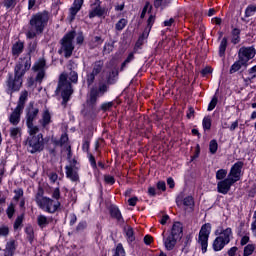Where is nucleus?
Returning a JSON list of instances; mask_svg holds the SVG:
<instances>
[{
	"mask_svg": "<svg viewBox=\"0 0 256 256\" xmlns=\"http://www.w3.org/2000/svg\"><path fill=\"white\" fill-rule=\"evenodd\" d=\"M104 180L106 183H108V185H114L115 184V178L111 175H106L104 177Z\"/></svg>",
	"mask_w": 256,
	"mask_h": 256,
	"instance_id": "nucleus-59",
	"label": "nucleus"
},
{
	"mask_svg": "<svg viewBox=\"0 0 256 256\" xmlns=\"http://www.w3.org/2000/svg\"><path fill=\"white\" fill-rule=\"evenodd\" d=\"M204 131H209L211 129V118L209 116L204 117L202 121Z\"/></svg>",
	"mask_w": 256,
	"mask_h": 256,
	"instance_id": "nucleus-52",
	"label": "nucleus"
},
{
	"mask_svg": "<svg viewBox=\"0 0 256 256\" xmlns=\"http://www.w3.org/2000/svg\"><path fill=\"white\" fill-rule=\"evenodd\" d=\"M83 7V0H74L72 7L70 8L69 21H75V17Z\"/></svg>",
	"mask_w": 256,
	"mask_h": 256,
	"instance_id": "nucleus-17",
	"label": "nucleus"
},
{
	"mask_svg": "<svg viewBox=\"0 0 256 256\" xmlns=\"http://www.w3.org/2000/svg\"><path fill=\"white\" fill-rule=\"evenodd\" d=\"M229 245L225 240H222L219 236L215 238L212 244V248L214 251H223L225 246Z\"/></svg>",
	"mask_w": 256,
	"mask_h": 256,
	"instance_id": "nucleus-25",
	"label": "nucleus"
},
{
	"mask_svg": "<svg viewBox=\"0 0 256 256\" xmlns=\"http://www.w3.org/2000/svg\"><path fill=\"white\" fill-rule=\"evenodd\" d=\"M23 188H17L14 190V197H13V201H20L21 199H23Z\"/></svg>",
	"mask_w": 256,
	"mask_h": 256,
	"instance_id": "nucleus-48",
	"label": "nucleus"
},
{
	"mask_svg": "<svg viewBox=\"0 0 256 256\" xmlns=\"http://www.w3.org/2000/svg\"><path fill=\"white\" fill-rule=\"evenodd\" d=\"M225 51H227V38H223L220 42V46H219L220 57H223V55H225Z\"/></svg>",
	"mask_w": 256,
	"mask_h": 256,
	"instance_id": "nucleus-43",
	"label": "nucleus"
},
{
	"mask_svg": "<svg viewBox=\"0 0 256 256\" xmlns=\"http://www.w3.org/2000/svg\"><path fill=\"white\" fill-rule=\"evenodd\" d=\"M23 219H25L24 214L17 216L14 222V231H17L18 229H21V227H23Z\"/></svg>",
	"mask_w": 256,
	"mask_h": 256,
	"instance_id": "nucleus-41",
	"label": "nucleus"
},
{
	"mask_svg": "<svg viewBox=\"0 0 256 256\" xmlns=\"http://www.w3.org/2000/svg\"><path fill=\"white\" fill-rule=\"evenodd\" d=\"M113 256H127L125 254V248H123V244H118L116 246L115 252Z\"/></svg>",
	"mask_w": 256,
	"mask_h": 256,
	"instance_id": "nucleus-50",
	"label": "nucleus"
},
{
	"mask_svg": "<svg viewBox=\"0 0 256 256\" xmlns=\"http://www.w3.org/2000/svg\"><path fill=\"white\" fill-rule=\"evenodd\" d=\"M103 69V61H96L93 64V70L90 74L87 75V83L88 85H93V81H95V76L99 75Z\"/></svg>",
	"mask_w": 256,
	"mask_h": 256,
	"instance_id": "nucleus-15",
	"label": "nucleus"
},
{
	"mask_svg": "<svg viewBox=\"0 0 256 256\" xmlns=\"http://www.w3.org/2000/svg\"><path fill=\"white\" fill-rule=\"evenodd\" d=\"M217 96H214L208 105V111H213L217 107Z\"/></svg>",
	"mask_w": 256,
	"mask_h": 256,
	"instance_id": "nucleus-58",
	"label": "nucleus"
},
{
	"mask_svg": "<svg viewBox=\"0 0 256 256\" xmlns=\"http://www.w3.org/2000/svg\"><path fill=\"white\" fill-rule=\"evenodd\" d=\"M113 49H114L113 43H106L103 49L104 55H109V53H111Z\"/></svg>",
	"mask_w": 256,
	"mask_h": 256,
	"instance_id": "nucleus-53",
	"label": "nucleus"
},
{
	"mask_svg": "<svg viewBox=\"0 0 256 256\" xmlns=\"http://www.w3.org/2000/svg\"><path fill=\"white\" fill-rule=\"evenodd\" d=\"M40 123L42 127H45L46 125H49V123H51V113H49V110H44Z\"/></svg>",
	"mask_w": 256,
	"mask_h": 256,
	"instance_id": "nucleus-31",
	"label": "nucleus"
},
{
	"mask_svg": "<svg viewBox=\"0 0 256 256\" xmlns=\"http://www.w3.org/2000/svg\"><path fill=\"white\" fill-rule=\"evenodd\" d=\"M243 165V162L238 161L231 167L230 172L228 173V178L233 180L234 183H237V181L241 179V171L243 169Z\"/></svg>",
	"mask_w": 256,
	"mask_h": 256,
	"instance_id": "nucleus-13",
	"label": "nucleus"
},
{
	"mask_svg": "<svg viewBox=\"0 0 256 256\" xmlns=\"http://www.w3.org/2000/svg\"><path fill=\"white\" fill-rule=\"evenodd\" d=\"M209 235H211V224L206 223L202 225L198 236V245L201 246L202 253H205L209 247Z\"/></svg>",
	"mask_w": 256,
	"mask_h": 256,
	"instance_id": "nucleus-7",
	"label": "nucleus"
},
{
	"mask_svg": "<svg viewBox=\"0 0 256 256\" xmlns=\"http://www.w3.org/2000/svg\"><path fill=\"white\" fill-rule=\"evenodd\" d=\"M254 217H255V221L252 223L251 229H252V233H253L254 237H256V211L254 213Z\"/></svg>",
	"mask_w": 256,
	"mask_h": 256,
	"instance_id": "nucleus-64",
	"label": "nucleus"
},
{
	"mask_svg": "<svg viewBox=\"0 0 256 256\" xmlns=\"http://www.w3.org/2000/svg\"><path fill=\"white\" fill-rule=\"evenodd\" d=\"M39 115V109L35 108L33 106H30L28 108V112L26 115V125L28 128V133H35L39 127L33 125V121H35V118Z\"/></svg>",
	"mask_w": 256,
	"mask_h": 256,
	"instance_id": "nucleus-10",
	"label": "nucleus"
},
{
	"mask_svg": "<svg viewBox=\"0 0 256 256\" xmlns=\"http://www.w3.org/2000/svg\"><path fill=\"white\" fill-rule=\"evenodd\" d=\"M23 111V109L21 108V106L16 107L14 109V111L12 112V114L9 117V121L12 125H19V121H21V112Z\"/></svg>",
	"mask_w": 256,
	"mask_h": 256,
	"instance_id": "nucleus-22",
	"label": "nucleus"
},
{
	"mask_svg": "<svg viewBox=\"0 0 256 256\" xmlns=\"http://www.w3.org/2000/svg\"><path fill=\"white\" fill-rule=\"evenodd\" d=\"M25 48V44L21 41H18L12 46V55L14 57H19L20 54L23 53V49Z\"/></svg>",
	"mask_w": 256,
	"mask_h": 256,
	"instance_id": "nucleus-26",
	"label": "nucleus"
},
{
	"mask_svg": "<svg viewBox=\"0 0 256 256\" xmlns=\"http://www.w3.org/2000/svg\"><path fill=\"white\" fill-rule=\"evenodd\" d=\"M127 23H129L127 19L121 18L115 25L116 31H123L124 28L127 27Z\"/></svg>",
	"mask_w": 256,
	"mask_h": 256,
	"instance_id": "nucleus-40",
	"label": "nucleus"
},
{
	"mask_svg": "<svg viewBox=\"0 0 256 256\" xmlns=\"http://www.w3.org/2000/svg\"><path fill=\"white\" fill-rule=\"evenodd\" d=\"M10 137L11 139H14V140L21 139V128L20 127L10 128Z\"/></svg>",
	"mask_w": 256,
	"mask_h": 256,
	"instance_id": "nucleus-34",
	"label": "nucleus"
},
{
	"mask_svg": "<svg viewBox=\"0 0 256 256\" xmlns=\"http://www.w3.org/2000/svg\"><path fill=\"white\" fill-rule=\"evenodd\" d=\"M241 67H247V64H244L241 59L238 58V61L234 62L230 68V74L237 73Z\"/></svg>",
	"mask_w": 256,
	"mask_h": 256,
	"instance_id": "nucleus-29",
	"label": "nucleus"
},
{
	"mask_svg": "<svg viewBox=\"0 0 256 256\" xmlns=\"http://www.w3.org/2000/svg\"><path fill=\"white\" fill-rule=\"evenodd\" d=\"M35 202L39 209H42L45 213H56L59 207H61V203L58 200H53L40 193L36 194Z\"/></svg>",
	"mask_w": 256,
	"mask_h": 256,
	"instance_id": "nucleus-3",
	"label": "nucleus"
},
{
	"mask_svg": "<svg viewBox=\"0 0 256 256\" xmlns=\"http://www.w3.org/2000/svg\"><path fill=\"white\" fill-rule=\"evenodd\" d=\"M254 251H255V245L248 244L244 247V256H251L253 255Z\"/></svg>",
	"mask_w": 256,
	"mask_h": 256,
	"instance_id": "nucleus-51",
	"label": "nucleus"
},
{
	"mask_svg": "<svg viewBox=\"0 0 256 256\" xmlns=\"http://www.w3.org/2000/svg\"><path fill=\"white\" fill-rule=\"evenodd\" d=\"M6 215L8 219H13V216L15 215V205L13 203L9 204V206L7 207Z\"/></svg>",
	"mask_w": 256,
	"mask_h": 256,
	"instance_id": "nucleus-49",
	"label": "nucleus"
},
{
	"mask_svg": "<svg viewBox=\"0 0 256 256\" xmlns=\"http://www.w3.org/2000/svg\"><path fill=\"white\" fill-rule=\"evenodd\" d=\"M176 205H178V207L183 205L185 209H190V211H193L195 207V199L193 196H186L183 198V193H181L176 197Z\"/></svg>",
	"mask_w": 256,
	"mask_h": 256,
	"instance_id": "nucleus-12",
	"label": "nucleus"
},
{
	"mask_svg": "<svg viewBox=\"0 0 256 256\" xmlns=\"http://www.w3.org/2000/svg\"><path fill=\"white\" fill-rule=\"evenodd\" d=\"M115 105V102H105L101 105V110L102 111H110L111 108Z\"/></svg>",
	"mask_w": 256,
	"mask_h": 256,
	"instance_id": "nucleus-56",
	"label": "nucleus"
},
{
	"mask_svg": "<svg viewBox=\"0 0 256 256\" xmlns=\"http://www.w3.org/2000/svg\"><path fill=\"white\" fill-rule=\"evenodd\" d=\"M88 159L92 167H97V162L95 161V156L91 153H88Z\"/></svg>",
	"mask_w": 256,
	"mask_h": 256,
	"instance_id": "nucleus-61",
	"label": "nucleus"
},
{
	"mask_svg": "<svg viewBox=\"0 0 256 256\" xmlns=\"http://www.w3.org/2000/svg\"><path fill=\"white\" fill-rule=\"evenodd\" d=\"M68 79L69 81H71L72 83H77L79 76L77 75V72L75 71H71L68 75Z\"/></svg>",
	"mask_w": 256,
	"mask_h": 256,
	"instance_id": "nucleus-57",
	"label": "nucleus"
},
{
	"mask_svg": "<svg viewBox=\"0 0 256 256\" xmlns=\"http://www.w3.org/2000/svg\"><path fill=\"white\" fill-rule=\"evenodd\" d=\"M157 189H159L160 191H165L167 189V186L165 184L164 181H159L157 183Z\"/></svg>",
	"mask_w": 256,
	"mask_h": 256,
	"instance_id": "nucleus-63",
	"label": "nucleus"
},
{
	"mask_svg": "<svg viewBox=\"0 0 256 256\" xmlns=\"http://www.w3.org/2000/svg\"><path fill=\"white\" fill-rule=\"evenodd\" d=\"M16 245L15 240H10L6 244L4 256H13L15 253Z\"/></svg>",
	"mask_w": 256,
	"mask_h": 256,
	"instance_id": "nucleus-27",
	"label": "nucleus"
},
{
	"mask_svg": "<svg viewBox=\"0 0 256 256\" xmlns=\"http://www.w3.org/2000/svg\"><path fill=\"white\" fill-rule=\"evenodd\" d=\"M110 73L108 75V83L113 84L117 81V76L119 75V71L117 70V65L115 61L110 62Z\"/></svg>",
	"mask_w": 256,
	"mask_h": 256,
	"instance_id": "nucleus-23",
	"label": "nucleus"
},
{
	"mask_svg": "<svg viewBox=\"0 0 256 256\" xmlns=\"http://www.w3.org/2000/svg\"><path fill=\"white\" fill-rule=\"evenodd\" d=\"M125 234H126V238L127 241L129 243H133V241H135V234L133 232V228L131 226H126L124 228Z\"/></svg>",
	"mask_w": 256,
	"mask_h": 256,
	"instance_id": "nucleus-32",
	"label": "nucleus"
},
{
	"mask_svg": "<svg viewBox=\"0 0 256 256\" xmlns=\"http://www.w3.org/2000/svg\"><path fill=\"white\" fill-rule=\"evenodd\" d=\"M108 87L106 84H100L98 88H92L91 91H96V95L98 97H103L107 91H108Z\"/></svg>",
	"mask_w": 256,
	"mask_h": 256,
	"instance_id": "nucleus-30",
	"label": "nucleus"
},
{
	"mask_svg": "<svg viewBox=\"0 0 256 256\" xmlns=\"http://www.w3.org/2000/svg\"><path fill=\"white\" fill-rule=\"evenodd\" d=\"M256 55L255 47H241L238 52V59L244 64L249 65V61L253 59Z\"/></svg>",
	"mask_w": 256,
	"mask_h": 256,
	"instance_id": "nucleus-9",
	"label": "nucleus"
},
{
	"mask_svg": "<svg viewBox=\"0 0 256 256\" xmlns=\"http://www.w3.org/2000/svg\"><path fill=\"white\" fill-rule=\"evenodd\" d=\"M3 6L6 9H15L17 6V0H3Z\"/></svg>",
	"mask_w": 256,
	"mask_h": 256,
	"instance_id": "nucleus-46",
	"label": "nucleus"
},
{
	"mask_svg": "<svg viewBox=\"0 0 256 256\" xmlns=\"http://www.w3.org/2000/svg\"><path fill=\"white\" fill-rule=\"evenodd\" d=\"M53 199H56V201L61 197V191L59 188H55L53 193H52Z\"/></svg>",
	"mask_w": 256,
	"mask_h": 256,
	"instance_id": "nucleus-62",
	"label": "nucleus"
},
{
	"mask_svg": "<svg viewBox=\"0 0 256 256\" xmlns=\"http://www.w3.org/2000/svg\"><path fill=\"white\" fill-rule=\"evenodd\" d=\"M248 77L244 78V83H253V80L256 79V65L248 69Z\"/></svg>",
	"mask_w": 256,
	"mask_h": 256,
	"instance_id": "nucleus-28",
	"label": "nucleus"
},
{
	"mask_svg": "<svg viewBox=\"0 0 256 256\" xmlns=\"http://www.w3.org/2000/svg\"><path fill=\"white\" fill-rule=\"evenodd\" d=\"M217 149H219V144L217 143V140H211L209 143V152L211 155H215L217 153Z\"/></svg>",
	"mask_w": 256,
	"mask_h": 256,
	"instance_id": "nucleus-45",
	"label": "nucleus"
},
{
	"mask_svg": "<svg viewBox=\"0 0 256 256\" xmlns=\"http://www.w3.org/2000/svg\"><path fill=\"white\" fill-rule=\"evenodd\" d=\"M56 93H60L63 99L62 105H67L71 99V95H73V87L71 86V82L67 81V75L62 74L60 76Z\"/></svg>",
	"mask_w": 256,
	"mask_h": 256,
	"instance_id": "nucleus-5",
	"label": "nucleus"
},
{
	"mask_svg": "<svg viewBox=\"0 0 256 256\" xmlns=\"http://www.w3.org/2000/svg\"><path fill=\"white\" fill-rule=\"evenodd\" d=\"M173 0H155L154 1V6L159 9V7L161 9H165V7H169V5H171V2Z\"/></svg>",
	"mask_w": 256,
	"mask_h": 256,
	"instance_id": "nucleus-35",
	"label": "nucleus"
},
{
	"mask_svg": "<svg viewBox=\"0 0 256 256\" xmlns=\"http://www.w3.org/2000/svg\"><path fill=\"white\" fill-rule=\"evenodd\" d=\"M216 235H219L218 237L224 241V243H231V239H233V230L231 228H218L216 230Z\"/></svg>",
	"mask_w": 256,
	"mask_h": 256,
	"instance_id": "nucleus-16",
	"label": "nucleus"
},
{
	"mask_svg": "<svg viewBox=\"0 0 256 256\" xmlns=\"http://www.w3.org/2000/svg\"><path fill=\"white\" fill-rule=\"evenodd\" d=\"M75 39V31L68 32L62 39H61V47L58 51L60 55H64V57L69 58L73 55V51L75 46L73 45V40Z\"/></svg>",
	"mask_w": 256,
	"mask_h": 256,
	"instance_id": "nucleus-6",
	"label": "nucleus"
},
{
	"mask_svg": "<svg viewBox=\"0 0 256 256\" xmlns=\"http://www.w3.org/2000/svg\"><path fill=\"white\" fill-rule=\"evenodd\" d=\"M7 235H9V226H0V237H7Z\"/></svg>",
	"mask_w": 256,
	"mask_h": 256,
	"instance_id": "nucleus-54",
	"label": "nucleus"
},
{
	"mask_svg": "<svg viewBox=\"0 0 256 256\" xmlns=\"http://www.w3.org/2000/svg\"><path fill=\"white\" fill-rule=\"evenodd\" d=\"M233 185H235V182L227 176L226 179L221 180L217 183L218 193H222V195H227L229 191H231V187H233Z\"/></svg>",
	"mask_w": 256,
	"mask_h": 256,
	"instance_id": "nucleus-14",
	"label": "nucleus"
},
{
	"mask_svg": "<svg viewBox=\"0 0 256 256\" xmlns=\"http://www.w3.org/2000/svg\"><path fill=\"white\" fill-rule=\"evenodd\" d=\"M255 13H256L255 5H249L246 7V9H245V17L246 18L253 17V15H255Z\"/></svg>",
	"mask_w": 256,
	"mask_h": 256,
	"instance_id": "nucleus-44",
	"label": "nucleus"
},
{
	"mask_svg": "<svg viewBox=\"0 0 256 256\" xmlns=\"http://www.w3.org/2000/svg\"><path fill=\"white\" fill-rule=\"evenodd\" d=\"M182 235H183V224H181L180 222H175L172 226L170 236L176 239H181Z\"/></svg>",
	"mask_w": 256,
	"mask_h": 256,
	"instance_id": "nucleus-21",
	"label": "nucleus"
},
{
	"mask_svg": "<svg viewBox=\"0 0 256 256\" xmlns=\"http://www.w3.org/2000/svg\"><path fill=\"white\" fill-rule=\"evenodd\" d=\"M25 233L28 235L29 240L33 241V228L31 226L26 227Z\"/></svg>",
	"mask_w": 256,
	"mask_h": 256,
	"instance_id": "nucleus-60",
	"label": "nucleus"
},
{
	"mask_svg": "<svg viewBox=\"0 0 256 256\" xmlns=\"http://www.w3.org/2000/svg\"><path fill=\"white\" fill-rule=\"evenodd\" d=\"M99 96L95 90H90V95L87 99V107L91 109V111H97V99Z\"/></svg>",
	"mask_w": 256,
	"mask_h": 256,
	"instance_id": "nucleus-18",
	"label": "nucleus"
},
{
	"mask_svg": "<svg viewBox=\"0 0 256 256\" xmlns=\"http://www.w3.org/2000/svg\"><path fill=\"white\" fill-rule=\"evenodd\" d=\"M154 24H155V15L154 14H150L149 18L147 20L146 28L152 29Z\"/></svg>",
	"mask_w": 256,
	"mask_h": 256,
	"instance_id": "nucleus-55",
	"label": "nucleus"
},
{
	"mask_svg": "<svg viewBox=\"0 0 256 256\" xmlns=\"http://www.w3.org/2000/svg\"><path fill=\"white\" fill-rule=\"evenodd\" d=\"M53 221L51 217L45 216L43 214H39L37 216V225L40 229H45L48 225Z\"/></svg>",
	"mask_w": 256,
	"mask_h": 256,
	"instance_id": "nucleus-24",
	"label": "nucleus"
},
{
	"mask_svg": "<svg viewBox=\"0 0 256 256\" xmlns=\"http://www.w3.org/2000/svg\"><path fill=\"white\" fill-rule=\"evenodd\" d=\"M227 177V169H219L217 172H216V179L217 181H223L225 180Z\"/></svg>",
	"mask_w": 256,
	"mask_h": 256,
	"instance_id": "nucleus-47",
	"label": "nucleus"
},
{
	"mask_svg": "<svg viewBox=\"0 0 256 256\" xmlns=\"http://www.w3.org/2000/svg\"><path fill=\"white\" fill-rule=\"evenodd\" d=\"M31 69V54H27L25 57L20 58L14 69V78L13 74H9L7 85V93H15L19 91L23 85V77L25 73Z\"/></svg>",
	"mask_w": 256,
	"mask_h": 256,
	"instance_id": "nucleus-1",
	"label": "nucleus"
},
{
	"mask_svg": "<svg viewBox=\"0 0 256 256\" xmlns=\"http://www.w3.org/2000/svg\"><path fill=\"white\" fill-rule=\"evenodd\" d=\"M241 34V31L237 28L233 29L232 31V43L234 45H237V43H239L241 41V38L239 37V35Z\"/></svg>",
	"mask_w": 256,
	"mask_h": 256,
	"instance_id": "nucleus-42",
	"label": "nucleus"
},
{
	"mask_svg": "<svg viewBox=\"0 0 256 256\" xmlns=\"http://www.w3.org/2000/svg\"><path fill=\"white\" fill-rule=\"evenodd\" d=\"M68 159L70 164L65 167L66 177L70 181H79V163L75 159L71 160V150L68 151Z\"/></svg>",
	"mask_w": 256,
	"mask_h": 256,
	"instance_id": "nucleus-8",
	"label": "nucleus"
},
{
	"mask_svg": "<svg viewBox=\"0 0 256 256\" xmlns=\"http://www.w3.org/2000/svg\"><path fill=\"white\" fill-rule=\"evenodd\" d=\"M45 59L40 58L38 61H36L32 67V70L34 71V73H37L36 75V81H38L39 83H41V81H43L44 77H45Z\"/></svg>",
	"mask_w": 256,
	"mask_h": 256,
	"instance_id": "nucleus-11",
	"label": "nucleus"
},
{
	"mask_svg": "<svg viewBox=\"0 0 256 256\" xmlns=\"http://www.w3.org/2000/svg\"><path fill=\"white\" fill-rule=\"evenodd\" d=\"M149 33H151V29L146 27L142 35L139 37L136 45H143V43H145V39L149 37Z\"/></svg>",
	"mask_w": 256,
	"mask_h": 256,
	"instance_id": "nucleus-37",
	"label": "nucleus"
},
{
	"mask_svg": "<svg viewBox=\"0 0 256 256\" xmlns=\"http://www.w3.org/2000/svg\"><path fill=\"white\" fill-rule=\"evenodd\" d=\"M27 97H29V93L27 91L21 92L19 103L16 107H20V109H23V107H25V101H27Z\"/></svg>",
	"mask_w": 256,
	"mask_h": 256,
	"instance_id": "nucleus-38",
	"label": "nucleus"
},
{
	"mask_svg": "<svg viewBox=\"0 0 256 256\" xmlns=\"http://www.w3.org/2000/svg\"><path fill=\"white\" fill-rule=\"evenodd\" d=\"M152 8L153 7L151 6V4L149 2H146L145 6L142 9L141 15H140L141 19H145V15H153L151 13Z\"/></svg>",
	"mask_w": 256,
	"mask_h": 256,
	"instance_id": "nucleus-39",
	"label": "nucleus"
},
{
	"mask_svg": "<svg viewBox=\"0 0 256 256\" xmlns=\"http://www.w3.org/2000/svg\"><path fill=\"white\" fill-rule=\"evenodd\" d=\"M111 216L114 217V219H117V221H123V216L121 215V211L116 206H113L110 209Z\"/></svg>",
	"mask_w": 256,
	"mask_h": 256,
	"instance_id": "nucleus-36",
	"label": "nucleus"
},
{
	"mask_svg": "<svg viewBox=\"0 0 256 256\" xmlns=\"http://www.w3.org/2000/svg\"><path fill=\"white\" fill-rule=\"evenodd\" d=\"M135 59V52H130L124 62L121 64L120 71H125L127 69V65L131 63Z\"/></svg>",
	"mask_w": 256,
	"mask_h": 256,
	"instance_id": "nucleus-33",
	"label": "nucleus"
},
{
	"mask_svg": "<svg viewBox=\"0 0 256 256\" xmlns=\"http://www.w3.org/2000/svg\"><path fill=\"white\" fill-rule=\"evenodd\" d=\"M105 15H107V9H105V7H101V5L92 7L89 12L90 19H93V17H105Z\"/></svg>",
	"mask_w": 256,
	"mask_h": 256,
	"instance_id": "nucleus-19",
	"label": "nucleus"
},
{
	"mask_svg": "<svg viewBox=\"0 0 256 256\" xmlns=\"http://www.w3.org/2000/svg\"><path fill=\"white\" fill-rule=\"evenodd\" d=\"M27 145L29 153H39L43 151L45 143L43 142V134L39 133V128L34 132H28Z\"/></svg>",
	"mask_w": 256,
	"mask_h": 256,
	"instance_id": "nucleus-4",
	"label": "nucleus"
},
{
	"mask_svg": "<svg viewBox=\"0 0 256 256\" xmlns=\"http://www.w3.org/2000/svg\"><path fill=\"white\" fill-rule=\"evenodd\" d=\"M177 239L170 234L167 237L163 238V243L166 251H173L175 249V245H177Z\"/></svg>",
	"mask_w": 256,
	"mask_h": 256,
	"instance_id": "nucleus-20",
	"label": "nucleus"
},
{
	"mask_svg": "<svg viewBox=\"0 0 256 256\" xmlns=\"http://www.w3.org/2000/svg\"><path fill=\"white\" fill-rule=\"evenodd\" d=\"M47 23H49V12L43 11L34 14L30 19V29L26 33L27 39H35L45 30Z\"/></svg>",
	"mask_w": 256,
	"mask_h": 256,
	"instance_id": "nucleus-2",
	"label": "nucleus"
}]
</instances>
